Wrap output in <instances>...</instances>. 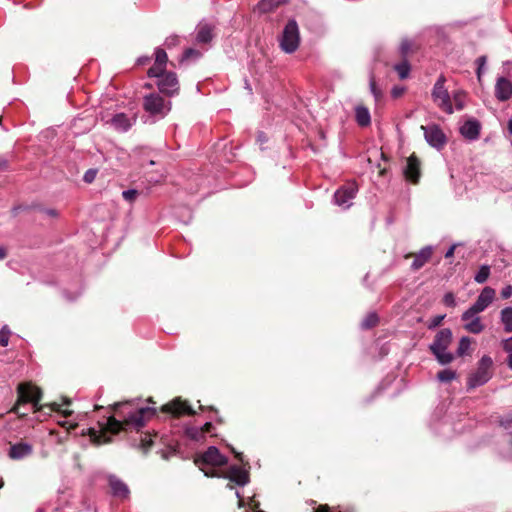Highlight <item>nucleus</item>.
Segmentation results:
<instances>
[{
	"instance_id": "nucleus-17",
	"label": "nucleus",
	"mask_w": 512,
	"mask_h": 512,
	"mask_svg": "<svg viewBox=\"0 0 512 512\" xmlns=\"http://www.w3.org/2000/svg\"><path fill=\"white\" fill-rule=\"evenodd\" d=\"M494 93L497 100L501 102L508 101L512 97V82L506 77H498Z\"/></svg>"
},
{
	"instance_id": "nucleus-59",
	"label": "nucleus",
	"mask_w": 512,
	"mask_h": 512,
	"mask_svg": "<svg viewBox=\"0 0 512 512\" xmlns=\"http://www.w3.org/2000/svg\"><path fill=\"white\" fill-rule=\"evenodd\" d=\"M377 168L379 169V174H380V175H383V174H384V172H385V169H381V168H380V163H378V164H377Z\"/></svg>"
},
{
	"instance_id": "nucleus-25",
	"label": "nucleus",
	"mask_w": 512,
	"mask_h": 512,
	"mask_svg": "<svg viewBox=\"0 0 512 512\" xmlns=\"http://www.w3.org/2000/svg\"><path fill=\"white\" fill-rule=\"evenodd\" d=\"M286 1L287 0H261L257 5V9L261 13H269Z\"/></svg>"
},
{
	"instance_id": "nucleus-46",
	"label": "nucleus",
	"mask_w": 512,
	"mask_h": 512,
	"mask_svg": "<svg viewBox=\"0 0 512 512\" xmlns=\"http://www.w3.org/2000/svg\"><path fill=\"white\" fill-rule=\"evenodd\" d=\"M180 42V39L177 35H172L166 38L165 45L170 48L173 46L178 45Z\"/></svg>"
},
{
	"instance_id": "nucleus-60",
	"label": "nucleus",
	"mask_w": 512,
	"mask_h": 512,
	"mask_svg": "<svg viewBox=\"0 0 512 512\" xmlns=\"http://www.w3.org/2000/svg\"><path fill=\"white\" fill-rule=\"evenodd\" d=\"M406 160L413 161V160H417V158H416L414 155H411V156H410V157H408Z\"/></svg>"
},
{
	"instance_id": "nucleus-49",
	"label": "nucleus",
	"mask_w": 512,
	"mask_h": 512,
	"mask_svg": "<svg viewBox=\"0 0 512 512\" xmlns=\"http://www.w3.org/2000/svg\"><path fill=\"white\" fill-rule=\"evenodd\" d=\"M60 425L62 427H66V429H67V432H66V435H65V439H67L69 431L72 430V429H75L78 426V424H76V423L71 424V423H69L67 421L61 422Z\"/></svg>"
},
{
	"instance_id": "nucleus-27",
	"label": "nucleus",
	"mask_w": 512,
	"mask_h": 512,
	"mask_svg": "<svg viewBox=\"0 0 512 512\" xmlns=\"http://www.w3.org/2000/svg\"><path fill=\"white\" fill-rule=\"evenodd\" d=\"M501 322L504 325L506 333L512 332V307H506L501 310Z\"/></svg>"
},
{
	"instance_id": "nucleus-10",
	"label": "nucleus",
	"mask_w": 512,
	"mask_h": 512,
	"mask_svg": "<svg viewBox=\"0 0 512 512\" xmlns=\"http://www.w3.org/2000/svg\"><path fill=\"white\" fill-rule=\"evenodd\" d=\"M358 192V184L355 181H348L341 186L334 194L335 204L347 209L351 206L350 200L354 199Z\"/></svg>"
},
{
	"instance_id": "nucleus-21",
	"label": "nucleus",
	"mask_w": 512,
	"mask_h": 512,
	"mask_svg": "<svg viewBox=\"0 0 512 512\" xmlns=\"http://www.w3.org/2000/svg\"><path fill=\"white\" fill-rule=\"evenodd\" d=\"M33 452V447L24 442L16 443L10 446L9 457L13 460H21L30 456Z\"/></svg>"
},
{
	"instance_id": "nucleus-34",
	"label": "nucleus",
	"mask_w": 512,
	"mask_h": 512,
	"mask_svg": "<svg viewBox=\"0 0 512 512\" xmlns=\"http://www.w3.org/2000/svg\"><path fill=\"white\" fill-rule=\"evenodd\" d=\"M470 344H471L470 338L462 337L460 339V342H459V345H458L457 355L458 356L465 355L467 353V351L469 350V348H470Z\"/></svg>"
},
{
	"instance_id": "nucleus-20",
	"label": "nucleus",
	"mask_w": 512,
	"mask_h": 512,
	"mask_svg": "<svg viewBox=\"0 0 512 512\" xmlns=\"http://www.w3.org/2000/svg\"><path fill=\"white\" fill-rule=\"evenodd\" d=\"M480 129V122L476 119H470L460 127V133L466 139L475 140L479 137Z\"/></svg>"
},
{
	"instance_id": "nucleus-45",
	"label": "nucleus",
	"mask_w": 512,
	"mask_h": 512,
	"mask_svg": "<svg viewBox=\"0 0 512 512\" xmlns=\"http://www.w3.org/2000/svg\"><path fill=\"white\" fill-rule=\"evenodd\" d=\"M499 424L501 427H503L504 429H511L512 428V414H508L506 415L505 417H503L500 421H499Z\"/></svg>"
},
{
	"instance_id": "nucleus-43",
	"label": "nucleus",
	"mask_w": 512,
	"mask_h": 512,
	"mask_svg": "<svg viewBox=\"0 0 512 512\" xmlns=\"http://www.w3.org/2000/svg\"><path fill=\"white\" fill-rule=\"evenodd\" d=\"M444 318H445V315H437V316L433 317L430 320V322L428 323V328L434 329V328L438 327L439 325H441Z\"/></svg>"
},
{
	"instance_id": "nucleus-48",
	"label": "nucleus",
	"mask_w": 512,
	"mask_h": 512,
	"mask_svg": "<svg viewBox=\"0 0 512 512\" xmlns=\"http://www.w3.org/2000/svg\"><path fill=\"white\" fill-rule=\"evenodd\" d=\"M500 295H501V298L504 300L509 299L512 296V286L511 285L505 286L501 290Z\"/></svg>"
},
{
	"instance_id": "nucleus-14",
	"label": "nucleus",
	"mask_w": 512,
	"mask_h": 512,
	"mask_svg": "<svg viewBox=\"0 0 512 512\" xmlns=\"http://www.w3.org/2000/svg\"><path fill=\"white\" fill-rule=\"evenodd\" d=\"M158 88L162 93L167 95H173L179 89L178 80L176 74L173 72H165V70L159 76Z\"/></svg>"
},
{
	"instance_id": "nucleus-53",
	"label": "nucleus",
	"mask_w": 512,
	"mask_h": 512,
	"mask_svg": "<svg viewBox=\"0 0 512 512\" xmlns=\"http://www.w3.org/2000/svg\"><path fill=\"white\" fill-rule=\"evenodd\" d=\"M7 249L3 246H0V260H3L7 257Z\"/></svg>"
},
{
	"instance_id": "nucleus-35",
	"label": "nucleus",
	"mask_w": 512,
	"mask_h": 512,
	"mask_svg": "<svg viewBox=\"0 0 512 512\" xmlns=\"http://www.w3.org/2000/svg\"><path fill=\"white\" fill-rule=\"evenodd\" d=\"M10 336H11V330L9 329V327L7 325H4L0 329V345L3 347L8 346Z\"/></svg>"
},
{
	"instance_id": "nucleus-33",
	"label": "nucleus",
	"mask_w": 512,
	"mask_h": 512,
	"mask_svg": "<svg viewBox=\"0 0 512 512\" xmlns=\"http://www.w3.org/2000/svg\"><path fill=\"white\" fill-rule=\"evenodd\" d=\"M379 318L376 313L368 314L362 322V327L365 329H370L375 327L378 324Z\"/></svg>"
},
{
	"instance_id": "nucleus-16",
	"label": "nucleus",
	"mask_w": 512,
	"mask_h": 512,
	"mask_svg": "<svg viewBox=\"0 0 512 512\" xmlns=\"http://www.w3.org/2000/svg\"><path fill=\"white\" fill-rule=\"evenodd\" d=\"M107 479L111 493L114 497L120 499H126L129 497L130 490L124 481L113 474L109 475Z\"/></svg>"
},
{
	"instance_id": "nucleus-28",
	"label": "nucleus",
	"mask_w": 512,
	"mask_h": 512,
	"mask_svg": "<svg viewBox=\"0 0 512 512\" xmlns=\"http://www.w3.org/2000/svg\"><path fill=\"white\" fill-rule=\"evenodd\" d=\"M213 428V425L211 422H206L200 430L197 429H190L188 430V435L194 439L199 440L204 436L205 433H209Z\"/></svg>"
},
{
	"instance_id": "nucleus-50",
	"label": "nucleus",
	"mask_w": 512,
	"mask_h": 512,
	"mask_svg": "<svg viewBox=\"0 0 512 512\" xmlns=\"http://www.w3.org/2000/svg\"><path fill=\"white\" fill-rule=\"evenodd\" d=\"M232 453L235 455V458L240 461L243 465H248V462L244 461L243 453L235 451L234 448L231 449Z\"/></svg>"
},
{
	"instance_id": "nucleus-47",
	"label": "nucleus",
	"mask_w": 512,
	"mask_h": 512,
	"mask_svg": "<svg viewBox=\"0 0 512 512\" xmlns=\"http://www.w3.org/2000/svg\"><path fill=\"white\" fill-rule=\"evenodd\" d=\"M501 346L505 352L512 353V337L503 340Z\"/></svg>"
},
{
	"instance_id": "nucleus-37",
	"label": "nucleus",
	"mask_w": 512,
	"mask_h": 512,
	"mask_svg": "<svg viewBox=\"0 0 512 512\" xmlns=\"http://www.w3.org/2000/svg\"><path fill=\"white\" fill-rule=\"evenodd\" d=\"M201 52L196 50V49H193V48H188L185 50L184 54H183V57H182V61H186V60H190V59H199L201 57Z\"/></svg>"
},
{
	"instance_id": "nucleus-42",
	"label": "nucleus",
	"mask_w": 512,
	"mask_h": 512,
	"mask_svg": "<svg viewBox=\"0 0 512 512\" xmlns=\"http://www.w3.org/2000/svg\"><path fill=\"white\" fill-rule=\"evenodd\" d=\"M97 172H98L97 169L87 170L83 177L84 181L88 184L92 183L96 178Z\"/></svg>"
},
{
	"instance_id": "nucleus-1",
	"label": "nucleus",
	"mask_w": 512,
	"mask_h": 512,
	"mask_svg": "<svg viewBox=\"0 0 512 512\" xmlns=\"http://www.w3.org/2000/svg\"><path fill=\"white\" fill-rule=\"evenodd\" d=\"M112 412L105 423H100V430L87 429V435L94 445L109 444L113 441L110 435H118L121 432H139L147 421L156 415L153 407H140L134 401L115 402L108 405Z\"/></svg>"
},
{
	"instance_id": "nucleus-51",
	"label": "nucleus",
	"mask_w": 512,
	"mask_h": 512,
	"mask_svg": "<svg viewBox=\"0 0 512 512\" xmlns=\"http://www.w3.org/2000/svg\"><path fill=\"white\" fill-rule=\"evenodd\" d=\"M411 48L409 41L405 40L401 43V52L407 54Z\"/></svg>"
},
{
	"instance_id": "nucleus-30",
	"label": "nucleus",
	"mask_w": 512,
	"mask_h": 512,
	"mask_svg": "<svg viewBox=\"0 0 512 512\" xmlns=\"http://www.w3.org/2000/svg\"><path fill=\"white\" fill-rule=\"evenodd\" d=\"M490 276V266L482 265L474 277V280L479 283H485Z\"/></svg>"
},
{
	"instance_id": "nucleus-36",
	"label": "nucleus",
	"mask_w": 512,
	"mask_h": 512,
	"mask_svg": "<svg viewBox=\"0 0 512 512\" xmlns=\"http://www.w3.org/2000/svg\"><path fill=\"white\" fill-rule=\"evenodd\" d=\"M453 102L457 110H462L465 106V94L461 91L454 93Z\"/></svg>"
},
{
	"instance_id": "nucleus-5",
	"label": "nucleus",
	"mask_w": 512,
	"mask_h": 512,
	"mask_svg": "<svg viewBox=\"0 0 512 512\" xmlns=\"http://www.w3.org/2000/svg\"><path fill=\"white\" fill-rule=\"evenodd\" d=\"M206 476L228 479L230 482L241 487L247 485L250 481L248 470L237 465H231L226 471L206 472Z\"/></svg>"
},
{
	"instance_id": "nucleus-57",
	"label": "nucleus",
	"mask_w": 512,
	"mask_h": 512,
	"mask_svg": "<svg viewBox=\"0 0 512 512\" xmlns=\"http://www.w3.org/2000/svg\"><path fill=\"white\" fill-rule=\"evenodd\" d=\"M507 364L510 369H512V352L509 354L507 359Z\"/></svg>"
},
{
	"instance_id": "nucleus-44",
	"label": "nucleus",
	"mask_w": 512,
	"mask_h": 512,
	"mask_svg": "<svg viewBox=\"0 0 512 512\" xmlns=\"http://www.w3.org/2000/svg\"><path fill=\"white\" fill-rule=\"evenodd\" d=\"M443 303L446 306L454 307L456 305L454 294L452 292L446 293L443 297Z\"/></svg>"
},
{
	"instance_id": "nucleus-4",
	"label": "nucleus",
	"mask_w": 512,
	"mask_h": 512,
	"mask_svg": "<svg viewBox=\"0 0 512 512\" xmlns=\"http://www.w3.org/2000/svg\"><path fill=\"white\" fill-rule=\"evenodd\" d=\"M493 361L491 357L484 355L478 362L477 370L468 378V387L474 389L487 383L492 377Z\"/></svg>"
},
{
	"instance_id": "nucleus-11",
	"label": "nucleus",
	"mask_w": 512,
	"mask_h": 512,
	"mask_svg": "<svg viewBox=\"0 0 512 512\" xmlns=\"http://www.w3.org/2000/svg\"><path fill=\"white\" fill-rule=\"evenodd\" d=\"M161 411L164 413H169L176 418H179L183 415L194 416L196 414V411L189 405V403L182 400L181 398H176L171 402L163 405L161 407Z\"/></svg>"
},
{
	"instance_id": "nucleus-52",
	"label": "nucleus",
	"mask_w": 512,
	"mask_h": 512,
	"mask_svg": "<svg viewBox=\"0 0 512 512\" xmlns=\"http://www.w3.org/2000/svg\"><path fill=\"white\" fill-rule=\"evenodd\" d=\"M403 91H404V90H403V88L395 87V88H393V90H392V95H393L394 97H399V96H401V95H402Z\"/></svg>"
},
{
	"instance_id": "nucleus-54",
	"label": "nucleus",
	"mask_w": 512,
	"mask_h": 512,
	"mask_svg": "<svg viewBox=\"0 0 512 512\" xmlns=\"http://www.w3.org/2000/svg\"><path fill=\"white\" fill-rule=\"evenodd\" d=\"M507 133L509 136H512V118L508 120L507 123Z\"/></svg>"
},
{
	"instance_id": "nucleus-2",
	"label": "nucleus",
	"mask_w": 512,
	"mask_h": 512,
	"mask_svg": "<svg viewBox=\"0 0 512 512\" xmlns=\"http://www.w3.org/2000/svg\"><path fill=\"white\" fill-rule=\"evenodd\" d=\"M17 395V402L12 407L11 412L16 413L19 417L27 415V413L20 411V407L26 403L32 404L34 412H40L44 407H49L51 411L61 413L65 418L71 416L73 413V411L69 409L62 410L61 405L57 402L45 405L41 404L40 401L43 397V392L39 387L30 382L19 384L17 387Z\"/></svg>"
},
{
	"instance_id": "nucleus-24",
	"label": "nucleus",
	"mask_w": 512,
	"mask_h": 512,
	"mask_svg": "<svg viewBox=\"0 0 512 512\" xmlns=\"http://www.w3.org/2000/svg\"><path fill=\"white\" fill-rule=\"evenodd\" d=\"M355 118L358 125L366 127L371 123L370 112L367 107L358 105L355 107Z\"/></svg>"
},
{
	"instance_id": "nucleus-40",
	"label": "nucleus",
	"mask_w": 512,
	"mask_h": 512,
	"mask_svg": "<svg viewBox=\"0 0 512 512\" xmlns=\"http://www.w3.org/2000/svg\"><path fill=\"white\" fill-rule=\"evenodd\" d=\"M152 444L153 441L148 434L141 436L140 445L145 452L152 446Z\"/></svg>"
},
{
	"instance_id": "nucleus-23",
	"label": "nucleus",
	"mask_w": 512,
	"mask_h": 512,
	"mask_svg": "<svg viewBox=\"0 0 512 512\" xmlns=\"http://www.w3.org/2000/svg\"><path fill=\"white\" fill-rule=\"evenodd\" d=\"M403 174L407 181L417 184L421 176L420 162H407Z\"/></svg>"
},
{
	"instance_id": "nucleus-55",
	"label": "nucleus",
	"mask_w": 512,
	"mask_h": 512,
	"mask_svg": "<svg viewBox=\"0 0 512 512\" xmlns=\"http://www.w3.org/2000/svg\"><path fill=\"white\" fill-rule=\"evenodd\" d=\"M454 250H455V246L450 247V248L448 249V251L446 252L445 257H446V258H450V257H452V256H453V254H454Z\"/></svg>"
},
{
	"instance_id": "nucleus-13",
	"label": "nucleus",
	"mask_w": 512,
	"mask_h": 512,
	"mask_svg": "<svg viewBox=\"0 0 512 512\" xmlns=\"http://www.w3.org/2000/svg\"><path fill=\"white\" fill-rule=\"evenodd\" d=\"M421 129L424 131V137L426 141L431 146L440 149L446 143V136L439 126L435 124L427 126L422 125Z\"/></svg>"
},
{
	"instance_id": "nucleus-58",
	"label": "nucleus",
	"mask_w": 512,
	"mask_h": 512,
	"mask_svg": "<svg viewBox=\"0 0 512 512\" xmlns=\"http://www.w3.org/2000/svg\"><path fill=\"white\" fill-rule=\"evenodd\" d=\"M63 404L69 406L71 404V400L69 398H67V397H64L63 398Z\"/></svg>"
},
{
	"instance_id": "nucleus-15",
	"label": "nucleus",
	"mask_w": 512,
	"mask_h": 512,
	"mask_svg": "<svg viewBox=\"0 0 512 512\" xmlns=\"http://www.w3.org/2000/svg\"><path fill=\"white\" fill-rule=\"evenodd\" d=\"M433 255L432 247L426 246L417 253H408L404 257L405 259L414 258L411 269L413 271L420 270L427 262L430 261Z\"/></svg>"
},
{
	"instance_id": "nucleus-64",
	"label": "nucleus",
	"mask_w": 512,
	"mask_h": 512,
	"mask_svg": "<svg viewBox=\"0 0 512 512\" xmlns=\"http://www.w3.org/2000/svg\"><path fill=\"white\" fill-rule=\"evenodd\" d=\"M101 408H102V406H98V405L95 406V410H98V409H101Z\"/></svg>"
},
{
	"instance_id": "nucleus-12",
	"label": "nucleus",
	"mask_w": 512,
	"mask_h": 512,
	"mask_svg": "<svg viewBox=\"0 0 512 512\" xmlns=\"http://www.w3.org/2000/svg\"><path fill=\"white\" fill-rule=\"evenodd\" d=\"M136 120L135 113H116L106 123L117 132H126L136 123Z\"/></svg>"
},
{
	"instance_id": "nucleus-6",
	"label": "nucleus",
	"mask_w": 512,
	"mask_h": 512,
	"mask_svg": "<svg viewBox=\"0 0 512 512\" xmlns=\"http://www.w3.org/2000/svg\"><path fill=\"white\" fill-rule=\"evenodd\" d=\"M445 77L441 75L436 81L433 90H432V98L435 104L444 112L448 114L453 113V104L451 101V97L445 88Z\"/></svg>"
},
{
	"instance_id": "nucleus-31",
	"label": "nucleus",
	"mask_w": 512,
	"mask_h": 512,
	"mask_svg": "<svg viewBox=\"0 0 512 512\" xmlns=\"http://www.w3.org/2000/svg\"><path fill=\"white\" fill-rule=\"evenodd\" d=\"M395 71L398 73L399 77L401 79H406L410 72V65L409 63L404 60L394 66Z\"/></svg>"
},
{
	"instance_id": "nucleus-7",
	"label": "nucleus",
	"mask_w": 512,
	"mask_h": 512,
	"mask_svg": "<svg viewBox=\"0 0 512 512\" xmlns=\"http://www.w3.org/2000/svg\"><path fill=\"white\" fill-rule=\"evenodd\" d=\"M494 297L495 290L489 286L485 287L477 297L475 303L462 314V320L468 321L470 318L484 311L492 303Z\"/></svg>"
},
{
	"instance_id": "nucleus-9",
	"label": "nucleus",
	"mask_w": 512,
	"mask_h": 512,
	"mask_svg": "<svg viewBox=\"0 0 512 512\" xmlns=\"http://www.w3.org/2000/svg\"><path fill=\"white\" fill-rule=\"evenodd\" d=\"M143 108L150 115L160 117H164L171 109L170 102L166 103L164 99L156 93L145 96Z\"/></svg>"
},
{
	"instance_id": "nucleus-62",
	"label": "nucleus",
	"mask_w": 512,
	"mask_h": 512,
	"mask_svg": "<svg viewBox=\"0 0 512 512\" xmlns=\"http://www.w3.org/2000/svg\"><path fill=\"white\" fill-rule=\"evenodd\" d=\"M4 486V481L1 479L0 480V489Z\"/></svg>"
},
{
	"instance_id": "nucleus-38",
	"label": "nucleus",
	"mask_w": 512,
	"mask_h": 512,
	"mask_svg": "<svg viewBox=\"0 0 512 512\" xmlns=\"http://www.w3.org/2000/svg\"><path fill=\"white\" fill-rule=\"evenodd\" d=\"M138 195H139V192H138V190H135V189L125 190V191H123V193H122L123 198H124L127 202H130V203H132L133 201H135Z\"/></svg>"
},
{
	"instance_id": "nucleus-29",
	"label": "nucleus",
	"mask_w": 512,
	"mask_h": 512,
	"mask_svg": "<svg viewBox=\"0 0 512 512\" xmlns=\"http://www.w3.org/2000/svg\"><path fill=\"white\" fill-rule=\"evenodd\" d=\"M431 352L435 355L438 362L442 365L449 364L454 359L453 354L446 352V350H440V351L433 350Z\"/></svg>"
},
{
	"instance_id": "nucleus-26",
	"label": "nucleus",
	"mask_w": 512,
	"mask_h": 512,
	"mask_svg": "<svg viewBox=\"0 0 512 512\" xmlns=\"http://www.w3.org/2000/svg\"><path fill=\"white\" fill-rule=\"evenodd\" d=\"M466 322L464 328L470 333L478 334L484 330L480 317H476V315Z\"/></svg>"
},
{
	"instance_id": "nucleus-32",
	"label": "nucleus",
	"mask_w": 512,
	"mask_h": 512,
	"mask_svg": "<svg viewBox=\"0 0 512 512\" xmlns=\"http://www.w3.org/2000/svg\"><path fill=\"white\" fill-rule=\"evenodd\" d=\"M456 378V372L450 369H444L438 372L437 379L440 382L448 383Z\"/></svg>"
},
{
	"instance_id": "nucleus-19",
	"label": "nucleus",
	"mask_w": 512,
	"mask_h": 512,
	"mask_svg": "<svg viewBox=\"0 0 512 512\" xmlns=\"http://www.w3.org/2000/svg\"><path fill=\"white\" fill-rule=\"evenodd\" d=\"M167 60L168 58L166 52L161 48H157L155 51V63L148 70V76L159 77L160 74L165 70Z\"/></svg>"
},
{
	"instance_id": "nucleus-56",
	"label": "nucleus",
	"mask_w": 512,
	"mask_h": 512,
	"mask_svg": "<svg viewBox=\"0 0 512 512\" xmlns=\"http://www.w3.org/2000/svg\"><path fill=\"white\" fill-rule=\"evenodd\" d=\"M47 215L51 216V217H56L58 215L57 211L54 210V209H48L45 211Z\"/></svg>"
},
{
	"instance_id": "nucleus-22",
	"label": "nucleus",
	"mask_w": 512,
	"mask_h": 512,
	"mask_svg": "<svg viewBox=\"0 0 512 512\" xmlns=\"http://www.w3.org/2000/svg\"><path fill=\"white\" fill-rule=\"evenodd\" d=\"M213 26L206 22H200L197 26L196 42L198 44L209 43L213 39Z\"/></svg>"
},
{
	"instance_id": "nucleus-63",
	"label": "nucleus",
	"mask_w": 512,
	"mask_h": 512,
	"mask_svg": "<svg viewBox=\"0 0 512 512\" xmlns=\"http://www.w3.org/2000/svg\"><path fill=\"white\" fill-rule=\"evenodd\" d=\"M17 209H18L17 207H14V208H13V210H12V211H13V213H14V214H16Z\"/></svg>"
},
{
	"instance_id": "nucleus-3",
	"label": "nucleus",
	"mask_w": 512,
	"mask_h": 512,
	"mask_svg": "<svg viewBox=\"0 0 512 512\" xmlns=\"http://www.w3.org/2000/svg\"><path fill=\"white\" fill-rule=\"evenodd\" d=\"M194 463L206 475V472H220L217 468L227 465L228 459L220 453L218 448L210 446L195 458Z\"/></svg>"
},
{
	"instance_id": "nucleus-39",
	"label": "nucleus",
	"mask_w": 512,
	"mask_h": 512,
	"mask_svg": "<svg viewBox=\"0 0 512 512\" xmlns=\"http://www.w3.org/2000/svg\"><path fill=\"white\" fill-rule=\"evenodd\" d=\"M477 64H478V68H477V78H478V81H481L482 79V74H483V71H484V67L486 65V56H480L478 59H477Z\"/></svg>"
},
{
	"instance_id": "nucleus-61",
	"label": "nucleus",
	"mask_w": 512,
	"mask_h": 512,
	"mask_svg": "<svg viewBox=\"0 0 512 512\" xmlns=\"http://www.w3.org/2000/svg\"><path fill=\"white\" fill-rule=\"evenodd\" d=\"M227 487H228L229 489H233V488H234V486H233L231 483H228V484H227Z\"/></svg>"
},
{
	"instance_id": "nucleus-18",
	"label": "nucleus",
	"mask_w": 512,
	"mask_h": 512,
	"mask_svg": "<svg viewBox=\"0 0 512 512\" xmlns=\"http://www.w3.org/2000/svg\"><path fill=\"white\" fill-rule=\"evenodd\" d=\"M451 341L452 331L449 328H444L436 334L433 343L430 345V350H447Z\"/></svg>"
},
{
	"instance_id": "nucleus-8",
	"label": "nucleus",
	"mask_w": 512,
	"mask_h": 512,
	"mask_svg": "<svg viewBox=\"0 0 512 512\" xmlns=\"http://www.w3.org/2000/svg\"><path fill=\"white\" fill-rule=\"evenodd\" d=\"M299 30L295 20H289L286 24L280 41L281 48L286 53L294 52L299 46Z\"/></svg>"
},
{
	"instance_id": "nucleus-41",
	"label": "nucleus",
	"mask_w": 512,
	"mask_h": 512,
	"mask_svg": "<svg viewBox=\"0 0 512 512\" xmlns=\"http://www.w3.org/2000/svg\"><path fill=\"white\" fill-rule=\"evenodd\" d=\"M370 90L376 100H378L381 97L382 94H381V91L376 86V81L374 79V76L370 77Z\"/></svg>"
}]
</instances>
